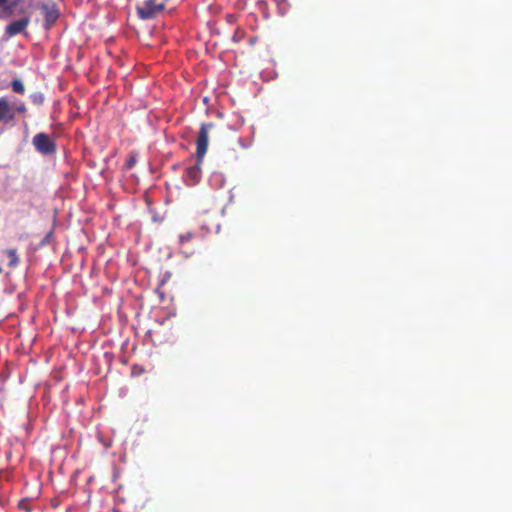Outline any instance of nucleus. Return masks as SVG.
<instances>
[{"label": "nucleus", "mask_w": 512, "mask_h": 512, "mask_svg": "<svg viewBox=\"0 0 512 512\" xmlns=\"http://www.w3.org/2000/svg\"><path fill=\"white\" fill-rule=\"evenodd\" d=\"M215 125L203 123L200 126L196 141V164L185 171V181L188 185H195L201 178V164L208 149L209 132Z\"/></svg>", "instance_id": "obj_1"}, {"label": "nucleus", "mask_w": 512, "mask_h": 512, "mask_svg": "<svg viewBox=\"0 0 512 512\" xmlns=\"http://www.w3.org/2000/svg\"><path fill=\"white\" fill-rule=\"evenodd\" d=\"M40 0H0V18H9L17 13L31 16L33 10L41 5Z\"/></svg>", "instance_id": "obj_2"}, {"label": "nucleus", "mask_w": 512, "mask_h": 512, "mask_svg": "<svg viewBox=\"0 0 512 512\" xmlns=\"http://www.w3.org/2000/svg\"><path fill=\"white\" fill-rule=\"evenodd\" d=\"M164 0H145L141 5L136 7L137 14L140 19H152L164 10Z\"/></svg>", "instance_id": "obj_3"}, {"label": "nucleus", "mask_w": 512, "mask_h": 512, "mask_svg": "<svg viewBox=\"0 0 512 512\" xmlns=\"http://www.w3.org/2000/svg\"><path fill=\"white\" fill-rule=\"evenodd\" d=\"M21 17L17 20L10 22L4 30V35L7 38L14 37L19 34L27 35V28L31 22V16L26 13H18Z\"/></svg>", "instance_id": "obj_4"}, {"label": "nucleus", "mask_w": 512, "mask_h": 512, "mask_svg": "<svg viewBox=\"0 0 512 512\" xmlns=\"http://www.w3.org/2000/svg\"><path fill=\"white\" fill-rule=\"evenodd\" d=\"M35 149L43 155H52L56 152V144L46 133H38L33 137Z\"/></svg>", "instance_id": "obj_5"}, {"label": "nucleus", "mask_w": 512, "mask_h": 512, "mask_svg": "<svg viewBox=\"0 0 512 512\" xmlns=\"http://www.w3.org/2000/svg\"><path fill=\"white\" fill-rule=\"evenodd\" d=\"M42 11L45 18L44 27L45 29L49 30L58 20L59 18V9L57 5L53 1H47L41 3L40 7L38 8Z\"/></svg>", "instance_id": "obj_6"}, {"label": "nucleus", "mask_w": 512, "mask_h": 512, "mask_svg": "<svg viewBox=\"0 0 512 512\" xmlns=\"http://www.w3.org/2000/svg\"><path fill=\"white\" fill-rule=\"evenodd\" d=\"M15 119L13 106L5 98H0V123L8 124Z\"/></svg>", "instance_id": "obj_7"}, {"label": "nucleus", "mask_w": 512, "mask_h": 512, "mask_svg": "<svg viewBox=\"0 0 512 512\" xmlns=\"http://www.w3.org/2000/svg\"><path fill=\"white\" fill-rule=\"evenodd\" d=\"M4 253L9 258L8 266L11 268L16 267L19 263V257L17 255V250L16 249H7L4 251Z\"/></svg>", "instance_id": "obj_8"}, {"label": "nucleus", "mask_w": 512, "mask_h": 512, "mask_svg": "<svg viewBox=\"0 0 512 512\" xmlns=\"http://www.w3.org/2000/svg\"><path fill=\"white\" fill-rule=\"evenodd\" d=\"M11 87H12V90L18 94H24V92H25V87H24L23 83L18 79H15L12 81Z\"/></svg>", "instance_id": "obj_9"}, {"label": "nucleus", "mask_w": 512, "mask_h": 512, "mask_svg": "<svg viewBox=\"0 0 512 512\" xmlns=\"http://www.w3.org/2000/svg\"><path fill=\"white\" fill-rule=\"evenodd\" d=\"M194 237V234L192 232H186L179 235V242L180 244H184L188 241H190Z\"/></svg>", "instance_id": "obj_10"}, {"label": "nucleus", "mask_w": 512, "mask_h": 512, "mask_svg": "<svg viewBox=\"0 0 512 512\" xmlns=\"http://www.w3.org/2000/svg\"><path fill=\"white\" fill-rule=\"evenodd\" d=\"M14 109V115L16 116V112L17 113H25L26 112V106L24 103H20L18 105H16L15 107H13Z\"/></svg>", "instance_id": "obj_11"}, {"label": "nucleus", "mask_w": 512, "mask_h": 512, "mask_svg": "<svg viewBox=\"0 0 512 512\" xmlns=\"http://www.w3.org/2000/svg\"><path fill=\"white\" fill-rule=\"evenodd\" d=\"M135 162H136L135 158H133V157H132V158H130V159L127 161V164H126V165H127V168H128V169H131V168L134 166Z\"/></svg>", "instance_id": "obj_12"}, {"label": "nucleus", "mask_w": 512, "mask_h": 512, "mask_svg": "<svg viewBox=\"0 0 512 512\" xmlns=\"http://www.w3.org/2000/svg\"><path fill=\"white\" fill-rule=\"evenodd\" d=\"M42 100H43L42 95H34L33 96V102L34 103L42 102Z\"/></svg>", "instance_id": "obj_13"}, {"label": "nucleus", "mask_w": 512, "mask_h": 512, "mask_svg": "<svg viewBox=\"0 0 512 512\" xmlns=\"http://www.w3.org/2000/svg\"><path fill=\"white\" fill-rule=\"evenodd\" d=\"M2 272V267L0 266V273Z\"/></svg>", "instance_id": "obj_14"}]
</instances>
